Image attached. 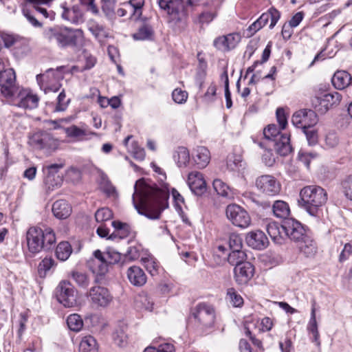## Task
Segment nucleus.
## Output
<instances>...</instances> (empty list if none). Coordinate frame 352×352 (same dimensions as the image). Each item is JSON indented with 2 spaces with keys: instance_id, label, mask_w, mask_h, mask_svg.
Wrapping results in <instances>:
<instances>
[{
  "instance_id": "f257e3e1",
  "label": "nucleus",
  "mask_w": 352,
  "mask_h": 352,
  "mask_svg": "<svg viewBox=\"0 0 352 352\" xmlns=\"http://www.w3.org/2000/svg\"><path fill=\"white\" fill-rule=\"evenodd\" d=\"M162 188L146 184L139 179L134 185L132 201L137 212L150 219L160 218L162 210L168 206L169 198L168 184H162Z\"/></svg>"
},
{
  "instance_id": "f03ea898",
  "label": "nucleus",
  "mask_w": 352,
  "mask_h": 352,
  "mask_svg": "<svg viewBox=\"0 0 352 352\" xmlns=\"http://www.w3.org/2000/svg\"><path fill=\"white\" fill-rule=\"evenodd\" d=\"M43 38L47 43L56 44L60 48L76 47L83 38L81 29L63 26L45 27L42 32Z\"/></svg>"
},
{
  "instance_id": "7ed1b4c3",
  "label": "nucleus",
  "mask_w": 352,
  "mask_h": 352,
  "mask_svg": "<svg viewBox=\"0 0 352 352\" xmlns=\"http://www.w3.org/2000/svg\"><path fill=\"white\" fill-rule=\"evenodd\" d=\"M26 241L28 250L33 254L42 250H52L56 245V238L54 231L51 228L44 230L38 227H30L26 232Z\"/></svg>"
},
{
  "instance_id": "20e7f679",
  "label": "nucleus",
  "mask_w": 352,
  "mask_h": 352,
  "mask_svg": "<svg viewBox=\"0 0 352 352\" xmlns=\"http://www.w3.org/2000/svg\"><path fill=\"white\" fill-rule=\"evenodd\" d=\"M298 204L311 216L316 217L318 210L327 200V193L319 186L310 185L302 188L300 192Z\"/></svg>"
},
{
  "instance_id": "39448f33",
  "label": "nucleus",
  "mask_w": 352,
  "mask_h": 352,
  "mask_svg": "<svg viewBox=\"0 0 352 352\" xmlns=\"http://www.w3.org/2000/svg\"><path fill=\"white\" fill-rule=\"evenodd\" d=\"M280 127L274 124H269L263 130V135L267 140L274 142V148L280 155H287L292 151L290 135L280 133Z\"/></svg>"
},
{
  "instance_id": "423d86ee",
  "label": "nucleus",
  "mask_w": 352,
  "mask_h": 352,
  "mask_svg": "<svg viewBox=\"0 0 352 352\" xmlns=\"http://www.w3.org/2000/svg\"><path fill=\"white\" fill-rule=\"evenodd\" d=\"M63 68L62 67H58L56 71L53 69H49L45 74L36 76V80L41 89L45 94L51 91L57 92L60 89L61 84L59 82V80L63 78V76L59 74V70H61Z\"/></svg>"
},
{
  "instance_id": "0eeeda50",
  "label": "nucleus",
  "mask_w": 352,
  "mask_h": 352,
  "mask_svg": "<svg viewBox=\"0 0 352 352\" xmlns=\"http://www.w3.org/2000/svg\"><path fill=\"white\" fill-rule=\"evenodd\" d=\"M342 96L337 91L326 92L311 98V106L320 113H326L330 107L339 104Z\"/></svg>"
},
{
  "instance_id": "6e6552de",
  "label": "nucleus",
  "mask_w": 352,
  "mask_h": 352,
  "mask_svg": "<svg viewBox=\"0 0 352 352\" xmlns=\"http://www.w3.org/2000/svg\"><path fill=\"white\" fill-rule=\"evenodd\" d=\"M58 301L65 307H72L76 305V290L68 280H62L56 288Z\"/></svg>"
},
{
  "instance_id": "1a4fd4ad",
  "label": "nucleus",
  "mask_w": 352,
  "mask_h": 352,
  "mask_svg": "<svg viewBox=\"0 0 352 352\" xmlns=\"http://www.w3.org/2000/svg\"><path fill=\"white\" fill-rule=\"evenodd\" d=\"M16 76L12 69H5V65L0 58V90L1 94L6 97L14 96L16 91Z\"/></svg>"
},
{
  "instance_id": "9d476101",
  "label": "nucleus",
  "mask_w": 352,
  "mask_h": 352,
  "mask_svg": "<svg viewBox=\"0 0 352 352\" xmlns=\"http://www.w3.org/2000/svg\"><path fill=\"white\" fill-rule=\"evenodd\" d=\"M192 315L197 322L204 327H212L215 320V311L212 306L201 302L192 309Z\"/></svg>"
},
{
  "instance_id": "9b49d317",
  "label": "nucleus",
  "mask_w": 352,
  "mask_h": 352,
  "mask_svg": "<svg viewBox=\"0 0 352 352\" xmlns=\"http://www.w3.org/2000/svg\"><path fill=\"white\" fill-rule=\"evenodd\" d=\"M226 213L228 219L236 226L245 228L251 223V218L249 214L239 205H228Z\"/></svg>"
},
{
  "instance_id": "f8f14e48",
  "label": "nucleus",
  "mask_w": 352,
  "mask_h": 352,
  "mask_svg": "<svg viewBox=\"0 0 352 352\" xmlns=\"http://www.w3.org/2000/svg\"><path fill=\"white\" fill-rule=\"evenodd\" d=\"M257 190L268 196H275L281 190L280 183L271 175H263L258 177L255 181Z\"/></svg>"
},
{
  "instance_id": "ddd939ff",
  "label": "nucleus",
  "mask_w": 352,
  "mask_h": 352,
  "mask_svg": "<svg viewBox=\"0 0 352 352\" xmlns=\"http://www.w3.org/2000/svg\"><path fill=\"white\" fill-rule=\"evenodd\" d=\"M318 121L316 112L311 109H302L296 111L292 118V122L297 128L302 130L311 128Z\"/></svg>"
},
{
  "instance_id": "4468645a",
  "label": "nucleus",
  "mask_w": 352,
  "mask_h": 352,
  "mask_svg": "<svg viewBox=\"0 0 352 352\" xmlns=\"http://www.w3.org/2000/svg\"><path fill=\"white\" fill-rule=\"evenodd\" d=\"M87 298L96 307H107L113 300V296L108 289L101 286L91 287L87 294Z\"/></svg>"
},
{
  "instance_id": "2eb2a0df",
  "label": "nucleus",
  "mask_w": 352,
  "mask_h": 352,
  "mask_svg": "<svg viewBox=\"0 0 352 352\" xmlns=\"http://www.w3.org/2000/svg\"><path fill=\"white\" fill-rule=\"evenodd\" d=\"M28 143L36 149H52L56 147L55 139L51 133L44 131H38L31 135Z\"/></svg>"
},
{
  "instance_id": "dca6fc26",
  "label": "nucleus",
  "mask_w": 352,
  "mask_h": 352,
  "mask_svg": "<svg viewBox=\"0 0 352 352\" xmlns=\"http://www.w3.org/2000/svg\"><path fill=\"white\" fill-rule=\"evenodd\" d=\"M283 229H285V236L295 243L299 242L304 236L309 234L302 225L293 219H288L283 222Z\"/></svg>"
},
{
  "instance_id": "f3484780",
  "label": "nucleus",
  "mask_w": 352,
  "mask_h": 352,
  "mask_svg": "<svg viewBox=\"0 0 352 352\" xmlns=\"http://www.w3.org/2000/svg\"><path fill=\"white\" fill-rule=\"evenodd\" d=\"M63 166L61 164H52L44 168V171H47L44 183L47 190H54L61 186L63 178L57 173Z\"/></svg>"
},
{
  "instance_id": "a211bd4d",
  "label": "nucleus",
  "mask_w": 352,
  "mask_h": 352,
  "mask_svg": "<svg viewBox=\"0 0 352 352\" xmlns=\"http://www.w3.org/2000/svg\"><path fill=\"white\" fill-rule=\"evenodd\" d=\"M241 41L238 33H230L217 37L213 41V46L218 50L229 52L236 47Z\"/></svg>"
},
{
  "instance_id": "6ab92c4d",
  "label": "nucleus",
  "mask_w": 352,
  "mask_h": 352,
  "mask_svg": "<svg viewBox=\"0 0 352 352\" xmlns=\"http://www.w3.org/2000/svg\"><path fill=\"white\" fill-rule=\"evenodd\" d=\"M188 185L191 191L196 195L201 196L206 192V182L203 174L198 171H192L188 175Z\"/></svg>"
},
{
  "instance_id": "aec40b11",
  "label": "nucleus",
  "mask_w": 352,
  "mask_h": 352,
  "mask_svg": "<svg viewBox=\"0 0 352 352\" xmlns=\"http://www.w3.org/2000/svg\"><path fill=\"white\" fill-rule=\"evenodd\" d=\"M254 266L250 262H245L234 267V278L239 285L246 284L253 276Z\"/></svg>"
},
{
  "instance_id": "412c9836",
  "label": "nucleus",
  "mask_w": 352,
  "mask_h": 352,
  "mask_svg": "<svg viewBox=\"0 0 352 352\" xmlns=\"http://www.w3.org/2000/svg\"><path fill=\"white\" fill-rule=\"evenodd\" d=\"M245 241L248 246L256 250H263L268 245V239L261 230L252 231L247 234Z\"/></svg>"
},
{
  "instance_id": "4be33fe9",
  "label": "nucleus",
  "mask_w": 352,
  "mask_h": 352,
  "mask_svg": "<svg viewBox=\"0 0 352 352\" xmlns=\"http://www.w3.org/2000/svg\"><path fill=\"white\" fill-rule=\"evenodd\" d=\"M67 137L74 139L76 141H82L90 139L92 136L96 135V133L92 132L85 127H78L76 125H72L65 129Z\"/></svg>"
},
{
  "instance_id": "5701e85b",
  "label": "nucleus",
  "mask_w": 352,
  "mask_h": 352,
  "mask_svg": "<svg viewBox=\"0 0 352 352\" xmlns=\"http://www.w3.org/2000/svg\"><path fill=\"white\" fill-rule=\"evenodd\" d=\"M15 104L21 108L32 109L38 106V98L36 95L21 91L15 99Z\"/></svg>"
},
{
  "instance_id": "b1692460",
  "label": "nucleus",
  "mask_w": 352,
  "mask_h": 352,
  "mask_svg": "<svg viewBox=\"0 0 352 352\" xmlns=\"http://www.w3.org/2000/svg\"><path fill=\"white\" fill-rule=\"evenodd\" d=\"M298 243L300 252L307 258L314 257L318 252L316 242L309 234L304 236Z\"/></svg>"
},
{
  "instance_id": "393cba45",
  "label": "nucleus",
  "mask_w": 352,
  "mask_h": 352,
  "mask_svg": "<svg viewBox=\"0 0 352 352\" xmlns=\"http://www.w3.org/2000/svg\"><path fill=\"white\" fill-rule=\"evenodd\" d=\"M132 37L135 41H153L155 31L153 26L146 19L144 20Z\"/></svg>"
},
{
  "instance_id": "a878e982",
  "label": "nucleus",
  "mask_w": 352,
  "mask_h": 352,
  "mask_svg": "<svg viewBox=\"0 0 352 352\" xmlns=\"http://www.w3.org/2000/svg\"><path fill=\"white\" fill-rule=\"evenodd\" d=\"M266 230L275 243L282 244L283 243L285 237L283 223L280 225L275 221H270L266 224Z\"/></svg>"
},
{
  "instance_id": "bb28decb",
  "label": "nucleus",
  "mask_w": 352,
  "mask_h": 352,
  "mask_svg": "<svg viewBox=\"0 0 352 352\" xmlns=\"http://www.w3.org/2000/svg\"><path fill=\"white\" fill-rule=\"evenodd\" d=\"M316 302L314 300L312 302V307L311 310V316L307 324V330L309 333L312 335L311 341L314 342L315 344L320 347L321 345V342L320 340V333L318 328V322L316 321Z\"/></svg>"
},
{
  "instance_id": "cd10ccee",
  "label": "nucleus",
  "mask_w": 352,
  "mask_h": 352,
  "mask_svg": "<svg viewBox=\"0 0 352 352\" xmlns=\"http://www.w3.org/2000/svg\"><path fill=\"white\" fill-rule=\"evenodd\" d=\"M127 278L134 286L141 287L146 282V276L144 272L138 266H131L127 270Z\"/></svg>"
},
{
  "instance_id": "c85d7f7f",
  "label": "nucleus",
  "mask_w": 352,
  "mask_h": 352,
  "mask_svg": "<svg viewBox=\"0 0 352 352\" xmlns=\"http://www.w3.org/2000/svg\"><path fill=\"white\" fill-rule=\"evenodd\" d=\"M62 8L61 16L64 20L76 25L80 24L84 21L82 14L78 6H74L69 8L63 5Z\"/></svg>"
},
{
  "instance_id": "c756f323",
  "label": "nucleus",
  "mask_w": 352,
  "mask_h": 352,
  "mask_svg": "<svg viewBox=\"0 0 352 352\" xmlns=\"http://www.w3.org/2000/svg\"><path fill=\"white\" fill-rule=\"evenodd\" d=\"M158 4L161 9L166 12L167 22L173 28H175L176 23V1L175 0H158Z\"/></svg>"
},
{
  "instance_id": "7c9ffc66",
  "label": "nucleus",
  "mask_w": 352,
  "mask_h": 352,
  "mask_svg": "<svg viewBox=\"0 0 352 352\" xmlns=\"http://www.w3.org/2000/svg\"><path fill=\"white\" fill-rule=\"evenodd\" d=\"M52 212L56 218L64 219L71 214L72 208L65 200L60 199L53 204Z\"/></svg>"
},
{
  "instance_id": "2f4dec72",
  "label": "nucleus",
  "mask_w": 352,
  "mask_h": 352,
  "mask_svg": "<svg viewBox=\"0 0 352 352\" xmlns=\"http://www.w3.org/2000/svg\"><path fill=\"white\" fill-rule=\"evenodd\" d=\"M280 17V14L278 10L271 8L267 12L263 13L257 19L261 25L264 27L269 20H270V29H273Z\"/></svg>"
},
{
  "instance_id": "473e14b6",
  "label": "nucleus",
  "mask_w": 352,
  "mask_h": 352,
  "mask_svg": "<svg viewBox=\"0 0 352 352\" xmlns=\"http://www.w3.org/2000/svg\"><path fill=\"white\" fill-rule=\"evenodd\" d=\"M194 161L199 168L206 167L210 160L209 150L205 146H198L193 155Z\"/></svg>"
},
{
  "instance_id": "72a5a7b5",
  "label": "nucleus",
  "mask_w": 352,
  "mask_h": 352,
  "mask_svg": "<svg viewBox=\"0 0 352 352\" xmlns=\"http://www.w3.org/2000/svg\"><path fill=\"white\" fill-rule=\"evenodd\" d=\"M351 74L346 71H338L332 78V83L337 89H344L347 87L351 83Z\"/></svg>"
},
{
  "instance_id": "f704fd0d",
  "label": "nucleus",
  "mask_w": 352,
  "mask_h": 352,
  "mask_svg": "<svg viewBox=\"0 0 352 352\" xmlns=\"http://www.w3.org/2000/svg\"><path fill=\"white\" fill-rule=\"evenodd\" d=\"M111 226L114 228V232L109 236V239H113L116 237L124 239L127 237L131 230V226L126 223L120 221H113Z\"/></svg>"
},
{
  "instance_id": "c9c22d12",
  "label": "nucleus",
  "mask_w": 352,
  "mask_h": 352,
  "mask_svg": "<svg viewBox=\"0 0 352 352\" xmlns=\"http://www.w3.org/2000/svg\"><path fill=\"white\" fill-rule=\"evenodd\" d=\"M135 307L138 310H146L151 311L153 307V302L151 298L145 293L138 294L135 298Z\"/></svg>"
},
{
  "instance_id": "e433bc0d",
  "label": "nucleus",
  "mask_w": 352,
  "mask_h": 352,
  "mask_svg": "<svg viewBox=\"0 0 352 352\" xmlns=\"http://www.w3.org/2000/svg\"><path fill=\"white\" fill-rule=\"evenodd\" d=\"M272 211L278 218H287L290 214V209L287 202L282 200H276L272 205Z\"/></svg>"
},
{
  "instance_id": "4c0bfd02",
  "label": "nucleus",
  "mask_w": 352,
  "mask_h": 352,
  "mask_svg": "<svg viewBox=\"0 0 352 352\" xmlns=\"http://www.w3.org/2000/svg\"><path fill=\"white\" fill-rule=\"evenodd\" d=\"M72 252V248L69 243L67 241H62L57 245L55 253L58 260L65 261L69 258Z\"/></svg>"
},
{
  "instance_id": "58836bf2",
  "label": "nucleus",
  "mask_w": 352,
  "mask_h": 352,
  "mask_svg": "<svg viewBox=\"0 0 352 352\" xmlns=\"http://www.w3.org/2000/svg\"><path fill=\"white\" fill-rule=\"evenodd\" d=\"M96 340L91 336L84 337L79 345V352H97Z\"/></svg>"
},
{
  "instance_id": "ea45409f",
  "label": "nucleus",
  "mask_w": 352,
  "mask_h": 352,
  "mask_svg": "<svg viewBox=\"0 0 352 352\" xmlns=\"http://www.w3.org/2000/svg\"><path fill=\"white\" fill-rule=\"evenodd\" d=\"M212 184L218 195L228 199L233 197V194L229 186L221 179H214Z\"/></svg>"
},
{
  "instance_id": "a19ab883",
  "label": "nucleus",
  "mask_w": 352,
  "mask_h": 352,
  "mask_svg": "<svg viewBox=\"0 0 352 352\" xmlns=\"http://www.w3.org/2000/svg\"><path fill=\"white\" fill-rule=\"evenodd\" d=\"M88 30L100 41L107 36L104 28L96 22L92 21L89 23Z\"/></svg>"
},
{
  "instance_id": "79ce46f5",
  "label": "nucleus",
  "mask_w": 352,
  "mask_h": 352,
  "mask_svg": "<svg viewBox=\"0 0 352 352\" xmlns=\"http://www.w3.org/2000/svg\"><path fill=\"white\" fill-rule=\"evenodd\" d=\"M246 254L242 250H232L228 254V261L232 265L237 267L241 263H244Z\"/></svg>"
},
{
  "instance_id": "37998d69",
  "label": "nucleus",
  "mask_w": 352,
  "mask_h": 352,
  "mask_svg": "<svg viewBox=\"0 0 352 352\" xmlns=\"http://www.w3.org/2000/svg\"><path fill=\"white\" fill-rule=\"evenodd\" d=\"M198 59L199 64L197 69L196 82L199 85V89H201L206 76L207 63L202 58H198Z\"/></svg>"
},
{
  "instance_id": "c03bdc74",
  "label": "nucleus",
  "mask_w": 352,
  "mask_h": 352,
  "mask_svg": "<svg viewBox=\"0 0 352 352\" xmlns=\"http://www.w3.org/2000/svg\"><path fill=\"white\" fill-rule=\"evenodd\" d=\"M56 265L55 261L50 257L43 258L38 266V273L41 278H45L47 272Z\"/></svg>"
},
{
  "instance_id": "a18cd8bd",
  "label": "nucleus",
  "mask_w": 352,
  "mask_h": 352,
  "mask_svg": "<svg viewBox=\"0 0 352 352\" xmlns=\"http://www.w3.org/2000/svg\"><path fill=\"white\" fill-rule=\"evenodd\" d=\"M67 324L70 330L78 332L83 327V320L80 315L74 314L67 317Z\"/></svg>"
},
{
  "instance_id": "49530a36",
  "label": "nucleus",
  "mask_w": 352,
  "mask_h": 352,
  "mask_svg": "<svg viewBox=\"0 0 352 352\" xmlns=\"http://www.w3.org/2000/svg\"><path fill=\"white\" fill-rule=\"evenodd\" d=\"M190 156L187 148L180 146L177 148V166L186 167L189 164Z\"/></svg>"
},
{
  "instance_id": "de8ad7c7",
  "label": "nucleus",
  "mask_w": 352,
  "mask_h": 352,
  "mask_svg": "<svg viewBox=\"0 0 352 352\" xmlns=\"http://www.w3.org/2000/svg\"><path fill=\"white\" fill-rule=\"evenodd\" d=\"M227 297L230 303L235 307H239L243 305V299L241 296L232 287L228 289Z\"/></svg>"
},
{
  "instance_id": "09e8293b",
  "label": "nucleus",
  "mask_w": 352,
  "mask_h": 352,
  "mask_svg": "<svg viewBox=\"0 0 352 352\" xmlns=\"http://www.w3.org/2000/svg\"><path fill=\"white\" fill-rule=\"evenodd\" d=\"M72 277L76 283L82 288H87L89 285V278L85 273L75 271L72 273Z\"/></svg>"
},
{
  "instance_id": "8fccbe9b",
  "label": "nucleus",
  "mask_w": 352,
  "mask_h": 352,
  "mask_svg": "<svg viewBox=\"0 0 352 352\" xmlns=\"http://www.w3.org/2000/svg\"><path fill=\"white\" fill-rule=\"evenodd\" d=\"M22 13L26 18L28 21L34 28L42 27V23H41L36 18L34 9H30L27 7H23L22 9Z\"/></svg>"
},
{
  "instance_id": "3c124183",
  "label": "nucleus",
  "mask_w": 352,
  "mask_h": 352,
  "mask_svg": "<svg viewBox=\"0 0 352 352\" xmlns=\"http://www.w3.org/2000/svg\"><path fill=\"white\" fill-rule=\"evenodd\" d=\"M94 255L98 262V274L104 275L108 271L106 265V252L102 253L100 250H97L94 252Z\"/></svg>"
},
{
  "instance_id": "603ef678",
  "label": "nucleus",
  "mask_w": 352,
  "mask_h": 352,
  "mask_svg": "<svg viewBox=\"0 0 352 352\" xmlns=\"http://www.w3.org/2000/svg\"><path fill=\"white\" fill-rule=\"evenodd\" d=\"M113 217V212L109 208H102L95 212L96 221L98 223H103L110 220Z\"/></svg>"
},
{
  "instance_id": "864d4df0",
  "label": "nucleus",
  "mask_w": 352,
  "mask_h": 352,
  "mask_svg": "<svg viewBox=\"0 0 352 352\" xmlns=\"http://www.w3.org/2000/svg\"><path fill=\"white\" fill-rule=\"evenodd\" d=\"M146 270L152 275L154 276L158 273V268L160 267L159 263L153 257H148L143 259Z\"/></svg>"
},
{
  "instance_id": "5fc2aeb1",
  "label": "nucleus",
  "mask_w": 352,
  "mask_h": 352,
  "mask_svg": "<svg viewBox=\"0 0 352 352\" xmlns=\"http://www.w3.org/2000/svg\"><path fill=\"white\" fill-rule=\"evenodd\" d=\"M122 255L120 252L113 248H109L106 252V265H113L118 263L121 259Z\"/></svg>"
},
{
  "instance_id": "6e6d98bb",
  "label": "nucleus",
  "mask_w": 352,
  "mask_h": 352,
  "mask_svg": "<svg viewBox=\"0 0 352 352\" xmlns=\"http://www.w3.org/2000/svg\"><path fill=\"white\" fill-rule=\"evenodd\" d=\"M228 246L231 251L241 250L243 248V240L237 234H231L228 239Z\"/></svg>"
},
{
  "instance_id": "4d7b16f0",
  "label": "nucleus",
  "mask_w": 352,
  "mask_h": 352,
  "mask_svg": "<svg viewBox=\"0 0 352 352\" xmlns=\"http://www.w3.org/2000/svg\"><path fill=\"white\" fill-rule=\"evenodd\" d=\"M113 340L116 344L123 346L126 343L127 336L123 329L119 328L114 331Z\"/></svg>"
},
{
  "instance_id": "13d9d810",
  "label": "nucleus",
  "mask_w": 352,
  "mask_h": 352,
  "mask_svg": "<svg viewBox=\"0 0 352 352\" xmlns=\"http://www.w3.org/2000/svg\"><path fill=\"white\" fill-rule=\"evenodd\" d=\"M129 151L131 152L135 159L138 160H143L145 157L144 149L140 147L138 142H133L129 148Z\"/></svg>"
},
{
  "instance_id": "bf43d9fd",
  "label": "nucleus",
  "mask_w": 352,
  "mask_h": 352,
  "mask_svg": "<svg viewBox=\"0 0 352 352\" xmlns=\"http://www.w3.org/2000/svg\"><path fill=\"white\" fill-rule=\"evenodd\" d=\"M217 86L212 82L208 87L206 92L202 96V100L204 103H211L216 99Z\"/></svg>"
},
{
  "instance_id": "052dcab7",
  "label": "nucleus",
  "mask_w": 352,
  "mask_h": 352,
  "mask_svg": "<svg viewBox=\"0 0 352 352\" xmlns=\"http://www.w3.org/2000/svg\"><path fill=\"white\" fill-rule=\"evenodd\" d=\"M325 146L327 148L336 147L339 143V138L336 133L330 131L324 137Z\"/></svg>"
},
{
  "instance_id": "680f3d73",
  "label": "nucleus",
  "mask_w": 352,
  "mask_h": 352,
  "mask_svg": "<svg viewBox=\"0 0 352 352\" xmlns=\"http://www.w3.org/2000/svg\"><path fill=\"white\" fill-rule=\"evenodd\" d=\"M303 133L306 135L308 144L311 146L316 145L318 141V135L317 130L311 128L305 129Z\"/></svg>"
},
{
  "instance_id": "e2e57ef3",
  "label": "nucleus",
  "mask_w": 352,
  "mask_h": 352,
  "mask_svg": "<svg viewBox=\"0 0 352 352\" xmlns=\"http://www.w3.org/2000/svg\"><path fill=\"white\" fill-rule=\"evenodd\" d=\"M69 102V99L66 100V95L65 91L63 90L57 97V103L55 107L56 111H65Z\"/></svg>"
},
{
  "instance_id": "0e129e2a",
  "label": "nucleus",
  "mask_w": 352,
  "mask_h": 352,
  "mask_svg": "<svg viewBox=\"0 0 352 352\" xmlns=\"http://www.w3.org/2000/svg\"><path fill=\"white\" fill-rule=\"evenodd\" d=\"M179 203L184 204V199L179 192H177V213L179 214L180 217L182 219V221L184 223L190 226L191 223L188 217V214L179 205Z\"/></svg>"
},
{
  "instance_id": "69168bd1",
  "label": "nucleus",
  "mask_w": 352,
  "mask_h": 352,
  "mask_svg": "<svg viewBox=\"0 0 352 352\" xmlns=\"http://www.w3.org/2000/svg\"><path fill=\"white\" fill-rule=\"evenodd\" d=\"M351 256H352V240L344 244V248L339 255L338 261L340 263H343Z\"/></svg>"
},
{
  "instance_id": "338daca9",
  "label": "nucleus",
  "mask_w": 352,
  "mask_h": 352,
  "mask_svg": "<svg viewBox=\"0 0 352 352\" xmlns=\"http://www.w3.org/2000/svg\"><path fill=\"white\" fill-rule=\"evenodd\" d=\"M276 119L280 129H285L287 125V116L283 108L279 107L276 111Z\"/></svg>"
},
{
  "instance_id": "774afa93",
  "label": "nucleus",
  "mask_w": 352,
  "mask_h": 352,
  "mask_svg": "<svg viewBox=\"0 0 352 352\" xmlns=\"http://www.w3.org/2000/svg\"><path fill=\"white\" fill-rule=\"evenodd\" d=\"M342 187L344 195L350 200H352V175L348 176L342 182Z\"/></svg>"
}]
</instances>
